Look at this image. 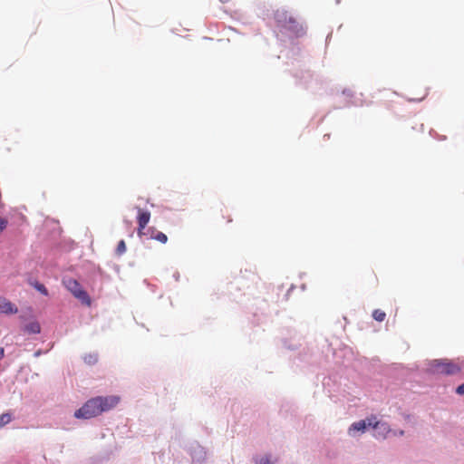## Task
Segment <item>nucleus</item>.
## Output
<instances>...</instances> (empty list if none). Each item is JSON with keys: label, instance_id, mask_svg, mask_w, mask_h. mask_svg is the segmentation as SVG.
<instances>
[{"label": "nucleus", "instance_id": "1", "mask_svg": "<svg viewBox=\"0 0 464 464\" xmlns=\"http://www.w3.org/2000/svg\"><path fill=\"white\" fill-rule=\"evenodd\" d=\"M120 400L116 395L92 398L74 412V417L84 420L94 418L116 407Z\"/></svg>", "mask_w": 464, "mask_h": 464}, {"label": "nucleus", "instance_id": "2", "mask_svg": "<svg viewBox=\"0 0 464 464\" xmlns=\"http://www.w3.org/2000/svg\"><path fill=\"white\" fill-rule=\"evenodd\" d=\"M430 370L438 374L453 375L460 372V366L448 359H441L432 361Z\"/></svg>", "mask_w": 464, "mask_h": 464}, {"label": "nucleus", "instance_id": "3", "mask_svg": "<svg viewBox=\"0 0 464 464\" xmlns=\"http://www.w3.org/2000/svg\"><path fill=\"white\" fill-rule=\"evenodd\" d=\"M63 285L66 287L68 291L72 293V295L80 300L82 304L87 305L91 304V298L86 291H84L80 285V283L72 277L64 278L63 280Z\"/></svg>", "mask_w": 464, "mask_h": 464}, {"label": "nucleus", "instance_id": "4", "mask_svg": "<svg viewBox=\"0 0 464 464\" xmlns=\"http://www.w3.org/2000/svg\"><path fill=\"white\" fill-rule=\"evenodd\" d=\"M275 19L277 25L283 29L295 32L298 29L296 19L285 10H276Z\"/></svg>", "mask_w": 464, "mask_h": 464}, {"label": "nucleus", "instance_id": "5", "mask_svg": "<svg viewBox=\"0 0 464 464\" xmlns=\"http://www.w3.org/2000/svg\"><path fill=\"white\" fill-rule=\"evenodd\" d=\"M368 425L374 429L373 436L376 439H385L391 432V428L387 422L377 421L375 416L368 418Z\"/></svg>", "mask_w": 464, "mask_h": 464}, {"label": "nucleus", "instance_id": "6", "mask_svg": "<svg viewBox=\"0 0 464 464\" xmlns=\"http://www.w3.org/2000/svg\"><path fill=\"white\" fill-rule=\"evenodd\" d=\"M136 218L138 222V231L141 232L148 225L150 219V213L140 208H135Z\"/></svg>", "mask_w": 464, "mask_h": 464}, {"label": "nucleus", "instance_id": "7", "mask_svg": "<svg viewBox=\"0 0 464 464\" xmlns=\"http://www.w3.org/2000/svg\"><path fill=\"white\" fill-rule=\"evenodd\" d=\"M18 312V308L9 300L0 297V313L6 314H14Z\"/></svg>", "mask_w": 464, "mask_h": 464}, {"label": "nucleus", "instance_id": "8", "mask_svg": "<svg viewBox=\"0 0 464 464\" xmlns=\"http://www.w3.org/2000/svg\"><path fill=\"white\" fill-rule=\"evenodd\" d=\"M368 425V418L366 420H362L357 422H353L349 428V434H352L353 431H362L363 432Z\"/></svg>", "mask_w": 464, "mask_h": 464}, {"label": "nucleus", "instance_id": "9", "mask_svg": "<svg viewBox=\"0 0 464 464\" xmlns=\"http://www.w3.org/2000/svg\"><path fill=\"white\" fill-rule=\"evenodd\" d=\"M24 331L27 334H39L41 332L40 324L37 321H33L24 327Z\"/></svg>", "mask_w": 464, "mask_h": 464}, {"label": "nucleus", "instance_id": "10", "mask_svg": "<svg viewBox=\"0 0 464 464\" xmlns=\"http://www.w3.org/2000/svg\"><path fill=\"white\" fill-rule=\"evenodd\" d=\"M30 285L36 289L39 293H41L43 295L47 296L49 295V292L47 288L44 286V284L38 282V281H31Z\"/></svg>", "mask_w": 464, "mask_h": 464}, {"label": "nucleus", "instance_id": "11", "mask_svg": "<svg viewBox=\"0 0 464 464\" xmlns=\"http://www.w3.org/2000/svg\"><path fill=\"white\" fill-rule=\"evenodd\" d=\"M372 317L377 322H383L385 320V318H386V314L383 311L380 310V309H375L372 312Z\"/></svg>", "mask_w": 464, "mask_h": 464}, {"label": "nucleus", "instance_id": "12", "mask_svg": "<svg viewBox=\"0 0 464 464\" xmlns=\"http://www.w3.org/2000/svg\"><path fill=\"white\" fill-rule=\"evenodd\" d=\"M83 360L87 364L92 365L98 362V355L97 353H89L84 355Z\"/></svg>", "mask_w": 464, "mask_h": 464}, {"label": "nucleus", "instance_id": "13", "mask_svg": "<svg viewBox=\"0 0 464 464\" xmlns=\"http://www.w3.org/2000/svg\"><path fill=\"white\" fill-rule=\"evenodd\" d=\"M12 420L10 413H3L0 415V428L4 427Z\"/></svg>", "mask_w": 464, "mask_h": 464}, {"label": "nucleus", "instance_id": "14", "mask_svg": "<svg viewBox=\"0 0 464 464\" xmlns=\"http://www.w3.org/2000/svg\"><path fill=\"white\" fill-rule=\"evenodd\" d=\"M150 239H157L160 243H166L168 240L166 234H157L155 237H153V234H150Z\"/></svg>", "mask_w": 464, "mask_h": 464}, {"label": "nucleus", "instance_id": "15", "mask_svg": "<svg viewBox=\"0 0 464 464\" xmlns=\"http://www.w3.org/2000/svg\"><path fill=\"white\" fill-rule=\"evenodd\" d=\"M126 251V245H125V242L123 240H121L119 243H118V246H117V248H116V253L118 255H122L124 252Z\"/></svg>", "mask_w": 464, "mask_h": 464}, {"label": "nucleus", "instance_id": "16", "mask_svg": "<svg viewBox=\"0 0 464 464\" xmlns=\"http://www.w3.org/2000/svg\"><path fill=\"white\" fill-rule=\"evenodd\" d=\"M255 461L256 464H273L268 455L256 459Z\"/></svg>", "mask_w": 464, "mask_h": 464}, {"label": "nucleus", "instance_id": "17", "mask_svg": "<svg viewBox=\"0 0 464 464\" xmlns=\"http://www.w3.org/2000/svg\"><path fill=\"white\" fill-rule=\"evenodd\" d=\"M7 227V219L5 218H0V231L5 229Z\"/></svg>", "mask_w": 464, "mask_h": 464}, {"label": "nucleus", "instance_id": "18", "mask_svg": "<svg viewBox=\"0 0 464 464\" xmlns=\"http://www.w3.org/2000/svg\"><path fill=\"white\" fill-rule=\"evenodd\" d=\"M456 392L459 395H464V383H462V384H460L459 386L457 387Z\"/></svg>", "mask_w": 464, "mask_h": 464}, {"label": "nucleus", "instance_id": "19", "mask_svg": "<svg viewBox=\"0 0 464 464\" xmlns=\"http://www.w3.org/2000/svg\"><path fill=\"white\" fill-rule=\"evenodd\" d=\"M5 357V349L0 347V361Z\"/></svg>", "mask_w": 464, "mask_h": 464}, {"label": "nucleus", "instance_id": "20", "mask_svg": "<svg viewBox=\"0 0 464 464\" xmlns=\"http://www.w3.org/2000/svg\"><path fill=\"white\" fill-rule=\"evenodd\" d=\"M399 434H400L401 436H402V435L404 434V431H403V430H400V431H399Z\"/></svg>", "mask_w": 464, "mask_h": 464}]
</instances>
